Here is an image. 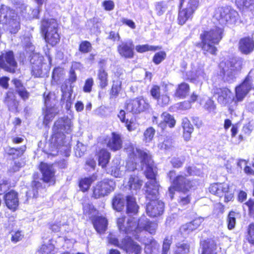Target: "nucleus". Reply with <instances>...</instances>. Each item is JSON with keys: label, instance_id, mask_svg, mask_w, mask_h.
I'll list each match as a JSON object with an SVG mask.
<instances>
[{"label": "nucleus", "instance_id": "nucleus-58", "mask_svg": "<svg viewBox=\"0 0 254 254\" xmlns=\"http://www.w3.org/2000/svg\"><path fill=\"white\" fill-rule=\"evenodd\" d=\"M219 188L217 195L221 197L225 192L229 190L230 185L227 184H218Z\"/></svg>", "mask_w": 254, "mask_h": 254}, {"label": "nucleus", "instance_id": "nucleus-9", "mask_svg": "<svg viewBox=\"0 0 254 254\" xmlns=\"http://www.w3.org/2000/svg\"><path fill=\"white\" fill-rule=\"evenodd\" d=\"M217 100L221 104L227 106L229 110L232 112L236 108L237 104L234 105V100L233 93L228 88L219 89L217 92Z\"/></svg>", "mask_w": 254, "mask_h": 254}, {"label": "nucleus", "instance_id": "nucleus-15", "mask_svg": "<svg viewBox=\"0 0 254 254\" xmlns=\"http://www.w3.org/2000/svg\"><path fill=\"white\" fill-rule=\"evenodd\" d=\"M193 183L187 179L183 175H179L173 180L174 187L181 191L186 192L189 191L193 187Z\"/></svg>", "mask_w": 254, "mask_h": 254}, {"label": "nucleus", "instance_id": "nucleus-45", "mask_svg": "<svg viewBox=\"0 0 254 254\" xmlns=\"http://www.w3.org/2000/svg\"><path fill=\"white\" fill-rule=\"evenodd\" d=\"M190 251V246L186 243H178L175 251V254H187Z\"/></svg>", "mask_w": 254, "mask_h": 254}, {"label": "nucleus", "instance_id": "nucleus-28", "mask_svg": "<svg viewBox=\"0 0 254 254\" xmlns=\"http://www.w3.org/2000/svg\"><path fill=\"white\" fill-rule=\"evenodd\" d=\"M93 225L99 233H103L107 229V220L103 217H97L93 221Z\"/></svg>", "mask_w": 254, "mask_h": 254}, {"label": "nucleus", "instance_id": "nucleus-26", "mask_svg": "<svg viewBox=\"0 0 254 254\" xmlns=\"http://www.w3.org/2000/svg\"><path fill=\"white\" fill-rule=\"evenodd\" d=\"M7 14H9V16L14 17L16 14L15 13L14 10L10 9L9 7L4 5H1L0 8V23L7 24L9 20L8 18L7 17Z\"/></svg>", "mask_w": 254, "mask_h": 254}, {"label": "nucleus", "instance_id": "nucleus-36", "mask_svg": "<svg viewBox=\"0 0 254 254\" xmlns=\"http://www.w3.org/2000/svg\"><path fill=\"white\" fill-rule=\"evenodd\" d=\"M142 242L145 245L144 250L147 254H151L159 247L158 244L152 238L147 239L146 240H143Z\"/></svg>", "mask_w": 254, "mask_h": 254}, {"label": "nucleus", "instance_id": "nucleus-4", "mask_svg": "<svg viewBox=\"0 0 254 254\" xmlns=\"http://www.w3.org/2000/svg\"><path fill=\"white\" fill-rule=\"evenodd\" d=\"M72 124L70 119L64 117L57 120L53 128V138L63 139L64 133H70L72 130Z\"/></svg>", "mask_w": 254, "mask_h": 254}, {"label": "nucleus", "instance_id": "nucleus-62", "mask_svg": "<svg viewBox=\"0 0 254 254\" xmlns=\"http://www.w3.org/2000/svg\"><path fill=\"white\" fill-rule=\"evenodd\" d=\"M157 100L158 104L165 106L169 103L170 97L167 94H164L160 95Z\"/></svg>", "mask_w": 254, "mask_h": 254}, {"label": "nucleus", "instance_id": "nucleus-64", "mask_svg": "<svg viewBox=\"0 0 254 254\" xmlns=\"http://www.w3.org/2000/svg\"><path fill=\"white\" fill-rule=\"evenodd\" d=\"M151 96L155 99H157L160 96V87L157 85H153L150 90Z\"/></svg>", "mask_w": 254, "mask_h": 254}, {"label": "nucleus", "instance_id": "nucleus-29", "mask_svg": "<svg viewBox=\"0 0 254 254\" xmlns=\"http://www.w3.org/2000/svg\"><path fill=\"white\" fill-rule=\"evenodd\" d=\"M189 85L185 82H183L178 85L174 96L179 98H185L189 94Z\"/></svg>", "mask_w": 254, "mask_h": 254}, {"label": "nucleus", "instance_id": "nucleus-49", "mask_svg": "<svg viewBox=\"0 0 254 254\" xmlns=\"http://www.w3.org/2000/svg\"><path fill=\"white\" fill-rule=\"evenodd\" d=\"M44 103L46 107L55 105L56 101L53 94L51 93L44 94Z\"/></svg>", "mask_w": 254, "mask_h": 254}, {"label": "nucleus", "instance_id": "nucleus-8", "mask_svg": "<svg viewBox=\"0 0 254 254\" xmlns=\"http://www.w3.org/2000/svg\"><path fill=\"white\" fill-rule=\"evenodd\" d=\"M115 186V183L111 180L99 182L93 187L92 196L95 198L104 197L113 190Z\"/></svg>", "mask_w": 254, "mask_h": 254}, {"label": "nucleus", "instance_id": "nucleus-57", "mask_svg": "<svg viewBox=\"0 0 254 254\" xmlns=\"http://www.w3.org/2000/svg\"><path fill=\"white\" fill-rule=\"evenodd\" d=\"M23 236V233L21 231L17 230L16 231H13L11 234V240L14 243H17L22 240Z\"/></svg>", "mask_w": 254, "mask_h": 254}, {"label": "nucleus", "instance_id": "nucleus-44", "mask_svg": "<svg viewBox=\"0 0 254 254\" xmlns=\"http://www.w3.org/2000/svg\"><path fill=\"white\" fill-rule=\"evenodd\" d=\"M202 254H216V247L212 242H205L203 244Z\"/></svg>", "mask_w": 254, "mask_h": 254}, {"label": "nucleus", "instance_id": "nucleus-14", "mask_svg": "<svg viewBox=\"0 0 254 254\" xmlns=\"http://www.w3.org/2000/svg\"><path fill=\"white\" fill-rule=\"evenodd\" d=\"M120 248L126 251L129 254H139L141 251L140 246L128 237H127L123 240Z\"/></svg>", "mask_w": 254, "mask_h": 254}, {"label": "nucleus", "instance_id": "nucleus-60", "mask_svg": "<svg viewBox=\"0 0 254 254\" xmlns=\"http://www.w3.org/2000/svg\"><path fill=\"white\" fill-rule=\"evenodd\" d=\"M172 244V240L171 239H169V238H166L163 243L162 246V254H167L168 252L170 250V246Z\"/></svg>", "mask_w": 254, "mask_h": 254}, {"label": "nucleus", "instance_id": "nucleus-54", "mask_svg": "<svg viewBox=\"0 0 254 254\" xmlns=\"http://www.w3.org/2000/svg\"><path fill=\"white\" fill-rule=\"evenodd\" d=\"M16 6L17 12H20L22 14L24 13L27 10V6L23 3V0H13Z\"/></svg>", "mask_w": 254, "mask_h": 254}, {"label": "nucleus", "instance_id": "nucleus-16", "mask_svg": "<svg viewBox=\"0 0 254 254\" xmlns=\"http://www.w3.org/2000/svg\"><path fill=\"white\" fill-rule=\"evenodd\" d=\"M134 45L131 40L122 42L118 46V51L120 55L126 58H131L133 56Z\"/></svg>", "mask_w": 254, "mask_h": 254}, {"label": "nucleus", "instance_id": "nucleus-6", "mask_svg": "<svg viewBox=\"0 0 254 254\" xmlns=\"http://www.w3.org/2000/svg\"><path fill=\"white\" fill-rule=\"evenodd\" d=\"M49 64L45 63L44 58L39 54H34L31 59V63L33 64L32 66V74L35 77H39L42 76L43 68H49V65L51 64V58L48 56H47Z\"/></svg>", "mask_w": 254, "mask_h": 254}, {"label": "nucleus", "instance_id": "nucleus-12", "mask_svg": "<svg viewBox=\"0 0 254 254\" xmlns=\"http://www.w3.org/2000/svg\"><path fill=\"white\" fill-rule=\"evenodd\" d=\"M252 87L251 81L246 78L243 83L235 88V99L234 105L243 100Z\"/></svg>", "mask_w": 254, "mask_h": 254}, {"label": "nucleus", "instance_id": "nucleus-23", "mask_svg": "<svg viewBox=\"0 0 254 254\" xmlns=\"http://www.w3.org/2000/svg\"><path fill=\"white\" fill-rule=\"evenodd\" d=\"M58 24L56 19L53 18L44 19L42 21L41 31L42 34L48 32L58 30Z\"/></svg>", "mask_w": 254, "mask_h": 254}, {"label": "nucleus", "instance_id": "nucleus-5", "mask_svg": "<svg viewBox=\"0 0 254 254\" xmlns=\"http://www.w3.org/2000/svg\"><path fill=\"white\" fill-rule=\"evenodd\" d=\"M238 15L236 10L228 6L218 7L214 13V17L222 24L235 22Z\"/></svg>", "mask_w": 254, "mask_h": 254}, {"label": "nucleus", "instance_id": "nucleus-20", "mask_svg": "<svg viewBox=\"0 0 254 254\" xmlns=\"http://www.w3.org/2000/svg\"><path fill=\"white\" fill-rule=\"evenodd\" d=\"M4 198L7 207L10 209L15 210L19 204L17 193L11 190L5 195Z\"/></svg>", "mask_w": 254, "mask_h": 254}, {"label": "nucleus", "instance_id": "nucleus-17", "mask_svg": "<svg viewBox=\"0 0 254 254\" xmlns=\"http://www.w3.org/2000/svg\"><path fill=\"white\" fill-rule=\"evenodd\" d=\"M40 170L43 175V180L45 182H54L55 170L52 165L41 163Z\"/></svg>", "mask_w": 254, "mask_h": 254}, {"label": "nucleus", "instance_id": "nucleus-53", "mask_svg": "<svg viewBox=\"0 0 254 254\" xmlns=\"http://www.w3.org/2000/svg\"><path fill=\"white\" fill-rule=\"evenodd\" d=\"M199 5L198 0H190L187 5V9H188L193 14L194 11L197 9Z\"/></svg>", "mask_w": 254, "mask_h": 254}, {"label": "nucleus", "instance_id": "nucleus-59", "mask_svg": "<svg viewBox=\"0 0 254 254\" xmlns=\"http://www.w3.org/2000/svg\"><path fill=\"white\" fill-rule=\"evenodd\" d=\"M166 9L165 3L163 1L158 2L155 4V10L158 15H162Z\"/></svg>", "mask_w": 254, "mask_h": 254}, {"label": "nucleus", "instance_id": "nucleus-7", "mask_svg": "<svg viewBox=\"0 0 254 254\" xmlns=\"http://www.w3.org/2000/svg\"><path fill=\"white\" fill-rule=\"evenodd\" d=\"M146 193V197L151 200L146 206L147 214L151 217H156L161 215L164 211V205L162 201L155 199L157 197L158 194L155 196L153 194L152 191L150 193Z\"/></svg>", "mask_w": 254, "mask_h": 254}, {"label": "nucleus", "instance_id": "nucleus-1", "mask_svg": "<svg viewBox=\"0 0 254 254\" xmlns=\"http://www.w3.org/2000/svg\"><path fill=\"white\" fill-rule=\"evenodd\" d=\"M127 212L129 217L126 221V218L122 217L119 218L117 224L119 230L127 234L132 233L136 236V234L143 230L148 232L151 234L155 233L158 225L156 223L150 221L145 216H142L137 221V219L131 217V214H136L138 212V206L137 205L135 199L132 196L127 197Z\"/></svg>", "mask_w": 254, "mask_h": 254}, {"label": "nucleus", "instance_id": "nucleus-61", "mask_svg": "<svg viewBox=\"0 0 254 254\" xmlns=\"http://www.w3.org/2000/svg\"><path fill=\"white\" fill-rule=\"evenodd\" d=\"M91 44L86 41L82 42L79 46V51L82 53H88L91 50Z\"/></svg>", "mask_w": 254, "mask_h": 254}, {"label": "nucleus", "instance_id": "nucleus-41", "mask_svg": "<svg viewBox=\"0 0 254 254\" xmlns=\"http://www.w3.org/2000/svg\"><path fill=\"white\" fill-rule=\"evenodd\" d=\"M110 153L105 149H102L98 154L99 165L102 167L106 166L110 159Z\"/></svg>", "mask_w": 254, "mask_h": 254}, {"label": "nucleus", "instance_id": "nucleus-51", "mask_svg": "<svg viewBox=\"0 0 254 254\" xmlns=\"http://www.w3.org/2000/svg\"><path fill=\"white\" fill-rule=\"evenodd\" d=\"M166 54L165 52L161 51L155 54L153 58V62L156 64H158L161 63L166 58Z\"/></svg>", "mask_w": 254, "mask_h": 254}, {"label": "nucleus", "instance_id": "nucleus-48", "mask_svg": "<svg viewBox=\"0 0 254 254\" xmlns=\"http://www.w3.org/2000/svg\"><path fill=\"white\" fill-rule=\"evenodd\" d=\"M83 213L84 214L88 215L89 218H91L96 214V210L92 204H86L83 206Z\"/></svg>", "mask_w": 254, "mask_h": 254}, {"label": "nucleus", "instance_id": "nucleus-47", "mask_svg": "<svg viewBox=\"0 0 254 254\" xmlns=\"http://www.w3.org/2000/svg\"><path fill=\"white\" fill-rule=\"evenodd\" d=\"M161 149L169 150L173 147V141L171 138L166 137L162 142H160L158 145Z\"/></svg>", "mask_w": 254, "mask_h": 254}, {"label": "nucleus", "instance_id": "nucleus-10", "mask_svg": "<svg viewBox=\"0 0 254 254\" xmlns=\"http://www.w3.org/2000/svg\"><path fill=\"white\" fill-rule=\"evenodd\" d=\"M149 104L142 97L129 100L127 103L126 109L133 114H138L147 110Z\"/></svg>", "mask_w": 254, "mask_h": 254}, {"label": "nucleus", "instance_id": "nucleus-11", "mask_svg": "<svg viewBox=\"0 0 254 254\" xmlns=\"http://www.w3.org/2000/svg\"><path fill=\"white\" fill-rule=\"evenodd\" d=\"M17 64L14 59L12 52L2 54L0 56V67L10 72H14Z\"/></svg>", "mask_w": 254, "mask_h": 254}, {"label": "nucleus", "instance_id": "nucleus-43", "mask_svg": "<svg viewBox=\"0 0 254 254\" xmlns=\"http://www.w3.org/2000/svg\"><path fill=\"white\" fill-rule=\"evenodd\" d=\"M161 47L160 46H155L149 45L148 44L137 45L135 47L136 51L138 53H144L147 51H155L160 50Z\"/></svg>", "mask_w": 254, "mask_h": 254}, {"label": "nucleus", "instance_id": "nucleus-35", "mask_svg": "<svg viewBox=\"0 0 254 254\" xmlns=\"http://www.w3.org/2000/svg\"><path fill=\"white\" fill-rule=\"evenodd\" d=\"M114 163L117 166H113L111 167V175L116 178H121L124 174L125 167L123 165H120L119 161L117 159L114 161Z\"/></svg>", "mask_w": 254, "mask_h": 254}, {"label": "nucleus", "instance_id": "nucleus-39", "mask_svg": "<svg viewBox=\"0 0 254 254\" xmlns=\"http://www.w3.org/2000/svg\"><path fill=\"white\" fill-rule=\"evenodd\" d=\"M46 108L47 111L45 115L44 123L47 124L58 113L59 111L55 105L46 107Z\"/></svg>", "mask_w": 254, "mask_h": 254}, {"label": "nucleus", "instance_id": "nucleus-38", "mask_svg": "<svg viewBox=\"0 0 254 254\" xmlns=\"http://www.w3.org/2000/svg\"><path fill=\"white\" fill-rule=\"evenodd\" d=\"M5 102L9 110H11V111H16L18 106V103L15 99L14 96L12 93H7Z\"/></svg>", "mask_w": 254, "mask_h": 254}, {"label": "nucleus", "instance_id": "nucleus-56", "mask_svg": "<svg viewBox=\"0 0 254 254\" xmlns=\"http://www.w3.org/2000/svg\"><path fill=\"white\" fill-rule=\"evenodd\" d=\"M247 239L249 242L254 245V223L251 224L248 227Z\"/></svg>", "mask_w": 254, "mask_h": 254}, {"label": "nucleus", "instance_id": "nucleus-32", "mask_svg": "<svg viewBox=\"0 0 254 254\" xmlns=\"http://www.w3.org/2000/svg\"><path fill=\"white\" fill-rule=\"evenodd\" d=\"M108 73L103 66H101L97 72V78L99 80V85L102 88H104L108 85Z\"/></svg>", "mask_w": 254, "mask_h": 254}, {"label": "nucleus", "instance_id": "nucleus-31", "mask_svg": "<svg viewBox=\"0 0 254 254\" xmlns=\"http://www.w3.org/2000/svg\"><path fill=\"white\" fill-rule=\"evenodd\" d=\"M46 42L52 46L56 45L60 41V35L58 30L43 33Z\"/></svg>", "mask_w": 254, "mask_h": 254}, {"label": "nucleus", "instance_id": "nucleus-13", "mask_svg": "<svg viewBox=\"0 0 254 254\" xmlns=\"http://www.w3.org/2000/svg\"><path fill=\"white\" fill-rule=\"evenodd\" d=\"M152 121L154 124L158 125L162 129L165 128L167 125H168L169 127H173L176 124V121L174 117L167 112L162 113L159 118L153 116Z\"/></svg>", "mask_w": 254, "mask_h": 254}, {"label": "nucleus", "instance_id": "nucleus-25", "mask_svg": "<svg viewBox=\"0 0 254 254\" xmlns=\"http://www.w3.org/2000/svg\"><path fill=\"white\" fill-rule=\"evenodd\" d=\"M204 221L202 217L196 218L192 221L183 225L181 228L182 232L189 233L190 232L196 229Z\"/></svg>", "mask_w": 254, "mask_h": 254}, {"label": "nucleus", "instance_id": "nucleus-24", "mask_svg": "<svg viewBox=\"0 0 254 254\" xmlns=\"http://www.w3.org/2000/svg\"><path fill=\"white\" fill-rule=\"evenodd\" d=\"M66 85H62L61 86V90L63 93V96L62 98V102L63 104H65V108L66 110H69L71 106L72 100L71 99V95L72 90L70 86L69 89L66 90Z\"/></svg>", "mask_w": 254, "mask_h": 254}, {"label": "nucleus", "instance_id": "nucleus-52", "mask_svg": "<svg viewBox=\"0 0 254 254\" xmlns=\"http://www.w3.org/2000/svg\"><path fill=\"white\" fill-rule=\"evenodd\" d=\"M125 123L127 130L129 131L135 130L137 127L135 119L133 118H131L129 120L127 119Z\"/></svg>", "mask_w": 254, "mask_h": 254}, {"label": "nucleus", "instance_id": "nucleus-63", "mask_svg": "<svg viewBox=\"0 0 254 254\" xmlns=\"http://www.w3.org/2000/svg\"><path fill=\"white\" fill-rule=\"evenodd\" d=\"M102 5L105 10L111 11L114 8L115 3L114 1L111 0H104L102 2Z\"/></svg>", "mask_w": 254, "mask_h": 254}, {"label": "nucleus", "instance_id": "nucleus-3", "mask_svg": "<svg viewBox=\"0 0 254 254\" xmlns=\"http://www.w3.org/2000/svg\"><path fill=\"white\" fill-rule=\"evenodd\" d=\"M222 29L215 27L209 31L204 32L200 35L201 48L205 54L206 53L212 55L216 54L217 49L215 45L218 44L222 39Z\"/></svg>", "mask_w": 254, "mask_h": 254}, {"label": "nucleus", "instance_id": "nucleus-18", "mask_svg": "<svg viewBox=\"0 0 254 254\" xmlns=\"http://www.w3.org/2000/svg\"><path fill=\"white\" fill-rule=\"evenodd\" d=\"M243 61L240 59H232L231 61L227 63V66L225 67H223V65L225 64V63L222 62L220 66L223 68V74H228L229 72L232 71L239 70L241 69L242 66Z\"/></svg>", "mask_w": 254, "mask_h": 254}, {"label": "nucleus", "instance_id": "nucleus-34", "mask_svg": "<svg viewBox=\"0 0 254 254\" xmlns=\"http://www.w3.org/2000/svg\"><path fill=\"white\" fill-rule=\"evenodd\" d=\"M15 18L10 19L7 24V28L11 33H16L20 29V21L19 17L17 14L15 15Z\"/></svg>", "mask_w": 254, "mask_h": 254}, {"label": "nucleus", "instance_id": "nucleus-33", "mask_svg": "<svg viewBox=\"0 0 254 254\" xmlns=\"http://www.w3.org/2000/svg\"><path fill=\"white\" fill-rule=\"evenodd\" d=\"M125 197L123 195L118 194L116 195L112 201L113 207L118 211H121L125 205Z\"/></svg>", "mask_w": 254, "mask_h": 254}, {"label": "nucleus", "instance_id": "nucleus-30", "mask_svg": "<svg viewBox=\"0 0 254 254\" xmlns=\"http://www.w3.org/2000/svg\"><path fill=\"white\" fill-rule=\"evenodd\" d=\"M182 126L184 129L183 136L186 140H190L193 132V127L190 121L186 118L182 120Z\"/></svg>", "mask_w": 254, "mask_h": 254}, {"label": "nucleus", "instance_id": "nucleus-2", "mask_svg": "<svg viewBox=\"0 0 254 254\" xmlns=\"http://www.w3.org/2000/svg\"><path fill=\"white\" fill-rule=\"evenodd\" d=\"M135 156L136 157L138 156L140 160L141 169H145V175L150 179L146 184V192L150 193L152 191L153 194L156 196L158 194L159 185L155 179V168L151 156L147 152L138 148H136Z\"/></svg>", "mask_w": 254, "mask_h": 254}, {"label": "nucleus", "instance_id": "nucleus-42", "mask_svg": "<svg viewBox=\"0 0 254 254\" xmlns=\"http://www.w3.org/2000/svg\"><path fill=\"white\" fill-rule=\"evenodd\" d=\"M236 2L240 8L254 10V0H236Z\"/></svg>", "mask_w": 254, "mask_h": 254}, {"label": "nucleus", "instance_id": "nucleus-19", "mask_svg": "<svg viewBox=\"0 0 254 254\" xmlns=\"http://www.w3.org/2000/svg\"><path fill=\"white\" fill-rule=\"evenodd\" d=\"M107 146L113 151L120 150L122 147L123 141L121 135L113 132L110 137L105 140Z\"/></svg>", "mask_w": 254, "mask_h": 254}, {"label": "nucleus", "instance_id": "nucleus-22", "mask_svg": "<svg viewBox=\"0 0 254 254\" xmlns=\"http://www.w3.org/2000/svg\"><path fill=\"white\" fill-rule=\"evenodd\" d=\"M254 49V42L250 38H244L239 42V49L245 54H248L252 52Z\"/></svg>", "mask_w": 254, "mask_h": 254}, {"label": "nucleus", "instance_id": "nucleus-50", "mask_svg": "<svg viewBox=\"0 0 254 254\" xmlns=\"http://www.w3.org/2000/svg\"><path fill=\"white\" fill-rule=\"evenodd\" d=\"M86 150V146L81 142H77L75 148V154L76 156H82Z\"/></svg>", "mask_w": 254, "mask_h": 254}, {"label": "nucleus", "instance_id": "nucleus-46", "mask_svg": "<svg viewBox=\"0 0 254 254\" xmlns=\"http://www.w3.org/2000/svg\"><path fill=\"white\" fill-rule=\"evenodd\" d=\"M155 130L152 127H150L147 128L144 132V138L143 140L146 143H150L155 134Z\"/></svg>", "mask_w": 254, "mask_h": 254}, {"label": "nucleus", "instance_id": "nucleus-21", "mask_svg": "<svg viewBox=\"0 0 254 254\" xmlns=\"http://www.w3.org/2000/svg\"><path fill=\"white\" fill-rule=\"evenodd\" d=\"M190 79L192 82L201 85L202 82L206 79V75L202 67L199 66L192 69Z\"/></svg>", "mask_w": 254, "mask_h": 254}, {"label": "nucleus", "instance_id": "nucleus-27", "mask_svg": "<svg viewBox=\"0 0 254 254\" xmlns=\"http://www.w3.org/2000/svg\"><path fill=\"white\" fill-rule=\"evenodd\" d=\"M142 181L135 175H131L128 179L127 183V186L133 192H135L137 190H139L142 186Z\"/></svg>", "mask_w": 254, "mask_h": 254}, {"label": "nucleus", "instance_id": "nucleus-37", "mask_svg": "<svg viewBox=\"0 0 254 254\" xmlns=\"http://www.w3.org/2000/svg\"><path fill=\"white\" fill-rule=\"evenodd\" d=\"M96 180V177L94 175L89 178H84L79 181V186L82 191H87L90 188L91 184Z\"/></svg>", "mask_w": 254, "mask_h": 254}, {"label": "nucleus", "instance_id": "nucleus-40", "mask_svg": "<svg viewBox=\"0 0 254 254\" xmlns=\"http://www.w3.org/2000/svg\"><path fill=\"white\" fill-rule=\"evenodd\" d=\"M191 12L186 8L183 9L179 12L178 21L179 24L182 25L192 16Z\"/></svg>", "mask_w": 254, "mask_h": 254}, {"label": "nucleus", "instance_id": "nucleus-55", "mask_svg": "<svg viewBox=\"0 0 254 254\" xmlns=\"http://www.w3.org/2000/svg\"><path fill=\"white\" fill-rule=\"evenodd\" d=\"M228 227L229 229H232L235 227L236 224L235 213L231 211L228 217Z\"/></svg>", "mask_w": 254, "mask_h": 254}]
</instances>
